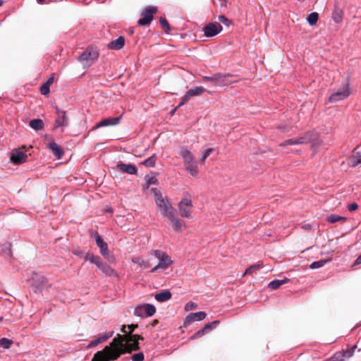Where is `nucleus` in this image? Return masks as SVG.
<instances>
[{"label": "nucleus", "mask_w": 361, "mask_h": 361, "mask_svg": "<svg viewBox=\"0 0 361 361\" xmlns=\"http://www.w3.org/2000/svg\"><path fill=\"white\" fill-rule=\"evenodd\" d=\"M167 219L169 220L172 228L176 232H181L183 227L186 226L183 220L176 216V213Z\"/></svg>", "instance_id": "nucleus-18"}, {"label": "nucleus", "mask_w": 361, "mask_h": 361, "mask_svg": "<svg viewBox=\"0 0 361 361\" xmlns=\"http://www.w3.org/2000/svg\"><path fill=\"white\" fill-rule=\"evenodd\" d=\"M155 202L158 209L166 218L172 216V214L176 213L175 209L166 197L159 196L157 200H155Z\"/></svg>", "instance_id": "nucleus-4"}, {"label": "nucleus", "mask_w": 361, "mask_h": 361, "mask_svg": "<svg viewBox=\"0 0 361 361\" xmlns=\"http://www.w3.org/2000/svg\"><path fill=\"white\" fill-rule=\"evenodd\" d=\"M125 44V38L119 37L115 40L111 41L108 44V48L114 50H119L123 47Z\"/></svg>", "instance_id": "nucleus-23"}, {"label": "nucleus", "mask_w": 361, "mask_h": 361, "mask_svg": "<svg viewBox=\"0 0 361 361\" xmlns=\"http://www.w3.org/2000/svg\"><path fill=\"white\" fill-rule=\"evenodd\" d=\"M360 164H361V146H357L350 157L349 164L352 167H355Z\"/></svg>", "instance_id": "nucleus-20"}, {"label": "nucleus", "mask_w": 361, "mask_h": 361, "mask_svg": "<svg viewBox=\"0 0 361 361\" xmlns=\"http://www.w3.org/2000/svg\"><path fill=\"white\" fill-rule=\"evenodd\" d=\"M191 98L190 95L189 94V93L187 92L186 94L182 97L181 99V102L178 105V107L183 106V104H185L186 102H188V100Z\"/></svg>", "instance_id": "nucleus-48"}, {"label": "nucleus", "mask_w": 361, "mask_h": 361, "mask_svg": "<svg viewBox=\"0 0 361 361\" xmlns=\"http://www.w3.org/2000/svg\"><path fill=\"white\" fill-rule=\"evenodd\" d=\"M179 154L183 159L184 166L195 161L193 154L186 147H182L180 149Z\"/></svg>", "instance_id": "nucleus-21"}, {"label": "nucleus", "mask_w": 361, "mask_h": 361, "mask_svg": "<svg viewBox=\"0 0 361 361\" xmlns=\"http://www.w3.org/2000/svg\"><path fill=\"white\" fill-rule=\"evenodd\" d=\"M160 24L161 25L162 29L166 33H169L171 30L170 25L168 21L164 18H160L159 19Z\"/></svg>", "instance_id": "nucleus-40"}, {"label": "nucleus", "mask_w": 361, "mask_h": 361, "mask_svg": "<svg viewBox=\"0 0 361 361\" xmlns=\"http://www.w3.org/2000/svg\"><path fill=\"white\" fill-rule=\"evenodd\" d=\"M131 359L133 361H143L144 360V354L142 353H138L134 354Z\"/></svg>", "instance_id": "nucleus-46"}, {"label": "nucleus", "mask_w": 361, "mask_h": 361, "mask_svg": "<svg viewBox=\"0 0 361 361\" xmlns=\"http://www.w3.org/2000/svg\"><path fill=\"white\" fill-rule=\"evenodd\" d=\"M57 117L55 121L54 128L66 127L68 126V118L66 112L56 109Z\"/></svg>", "instance_id": "nucleus-15"}, {"label": "nucleus", "mask_w": 361, "mask_h": 361, "mask_svg": "<svg viewBox=\"0 0 361 361\" xmlns=\"http://www.w3.org/2000/svg\"><path fill=\"white\" fill-rule=\"evenodd\" d=\"M262 267V265L259 264H253L249 267L244 274H243V276H245V275H252L254 273H255L257 271L259 270Z\"/></svg>", "instance_id": "nucleus-33"}, {"label": "nucleus", "mask_w": 361, "mask_h": 361, "mask_svg": "<svg viewBox=\"0 0 361 361\" xmlns=\"http://www.w3.org/2000/svg\"><path fill=\"white\" fill-rule=\"evenodd\" d=\"M180 215L183 218H190L192 216V202L189 194H186L178 203Z\"/></svg>", "instance_id": "nucleus-5"}, {"label": "nucleus", "mask_w": 361, "mask_h": 361, "mask_svg": "<svg viewBox=\"0 0 361 361\" xmlns=\"http://www.w3.org/2000/svg\"><path fill=\"white\" fill-rule=\"evenodd\" d=\"M116 169L118 171L128 174L134 175L137 173V167L131 164L120 163L116 165Z\"/></svg>", "instance_id": "nucleus-19"}, {"label": "nucleus", "mask_w": 361, "mask_h": 361, "mask_svg": "<svg viewBox=\"0 0 361 361\" xmlns=\"http://www.w3.org/2000/svg\"><path fill=\"white\" fill-rule=\"evenodd\" d=\"M29 125L32 129L35 130H39L44 128V122L42 119L39 118L31 120Z\"/></svg>", "instance_id": "nucleus-30"}, {"label": "nucleus", "mask_w": 361, "mask_h": 361, "mask_svg": "<svg viewBox=\"0 0 361 361\" xmlns=\"http://www.w3.org/2000/svg\"><path fill=\"white\" fill-rule=\"evenodd\" d=\"M27 155L20 149H15L11 152V161L16 164H20L26 161Z\"/></svg>", "instance_id": "nucleus-14"}, {"label": "nucleus", "mask_w": 361, "mask_h": 361, "mask_svg": "<svg viewBox=\"0 0 361 361\" xmlns=\"http://www.w3.org/2000/svg\"><path fill=\"white\" fill-rule=\"evenodd\" d=\"M120 120L121 116L103 119L96 125L95 128L109 126H116L119 123Z\"/></svg>", "instance_id": "nucleus-22"}, {"label": "nucleus", "mask_w": 361, "mask_h": 361, "mask_svg": "<svg viewBox=\"0 0 361 361\" xmlns=\"http://www.w3.org/2000/svg\"><path fill=\"white\" fill-rule=\"evenodd\" d=\"M350 95V85L346 82L341 88L333 93L329 99L330 102H336L347 99Z\"/></svg>", "instance_id": "nucleus-7"}, {"label": "nucleus", "mask_w": 361, "mask_h": 361, "mask_svg": "<svg viewBox=\"0 0 361 361\" xmlns=\"http://www.w3.org/2000/svg\"><path fill=\"white\" fill-rule=\"evenodd\" d=\"M332 18L336 23H340L342 22L343 18V11L337 5L334 6V11L332 12Z\"/></svg>", "instance_id": "nucleus-24"}, {"label": "nucleus", "mask_w": 361, "mask_h": 361, "mask_svg": "<svg viewBox=\"0 0 361 361\" xmlns=\"http://www.w3.org/2000/svg\"><path fill=\"white\" fill-rule=\"evenodd\" d=\"M113 334H114V331H111V333H109V334H107L106 336H103L98 338L97 339L92 341L90 345V346H96L99 343L106 341L109 338H110L113 335Z\"/></svg>", "instance_id": "nucleus-36"}, {"label": "nucleus", "mask_w": 361, "mask_h": 361, "mask_svg": "<svg viewBox=\"0 0 361 361\" xmlns=\"http://www.w3.org/2000/svg\"><path fill=\"white\" fill-rule=\"evenodd\" d=\"M145 180L147 183V188H149L150 185L157 184V178L156 176L153 174H147L145 177Z\"/></svg>", "instance_id": "nucleus-37"}, {"label": "nucleus", "mask_w": 361, "mask_h": 361, "mask_svg": "<svg viewBox=\"0 0 361 361\" xmlns=\"http://www.w3.org/2000/svg\"><path fill=\"white\" fill-rule=\"evenodd\" d=\"M151 192L154 194V200H157V197H159V196H163L161 192L156 188H151Z\"/></svg>", "instance_id": "nucleus-54"}, {"label": "nucleus", "mask_w": 361, "mask_h": 361, "mask_svg": "<svg viewBox=\"0 0 361 361\" xmlns=\"http://www.w3.org/2000/svg\"><path fill=\"white\" fill-rule=\"evenodd\" d=\"M328 261L329 260H319L314 262L310 265V267L312 269L320 268L323 267Z\"/></svg>", "instance_id": "nucleus-41"}, {"label": "nucleus", "mask_w": 361, "mask_h": 361, "mask_svg": "<svg viewBox=\"0 0 361 361\" xmlns=\"http://www.w3.org/2000/svg\"><path fill=\"white\" fill-rule=\"evenodd\" d=\"M326 220L328 222L334 224L341 221L343 222H345L347 221V218L344 216H341L337 214H330L326 217Z\"/></svg>", "instance_id": "nucleus-32"}, {"label": "nucleus", "mask_w": 361, "mask_h": 361, "mask_svg": "<svg viewBox=\"0 0 361 361\" xmlns=\"http://www.w3.org/2000/svg\"><path fill=\"white\" fill-rule=\"evenodd\" d=\"M98 268L106 276H117L116 271L105 263L102 262Z\"/></svg>", "instance_id": "nucleus-26"}, {"label": "nucleus", "mask_w": 361, "mask_h": 361, "mask_svg": "<svg viewBox=\"0 0 361 361\" xmlns=\"http://www.w3.org/2000/svg\"><path fill=\"white\" fill-rule=\"evenodd\" d=\"M361 264V255L355 261V265Z\"/></svg>", "instance_id": "nucleus-63"}, {"label": "nucleus", "mask_w": 361, "mask_h": 361, "mask_svg": "<svg viewBox=\"0 0 361 361\" xmlns=\"http://www.w3.org/2000/svg\"><path fill=\"white\" fill-rule=\"evenodd\" d=\"M197 305L195 303H194L192 302H189L185 305V311H190V310L197 308Z\"/></svg>", "instance_id": "nucleus-52"}, {"label": "nucleus", "mask_w": 361, "mask_h": 361, "mask_svg": "<svg viewBox=\"0 0 361 361\" xmlns=\"http://www.w3.org/2000/svg\"><path fill=\"white\" fill-rule=\"evenodd\" d=\"M205 91V89L202 87H196L195 88H192L188 91L190 97H195V96H200Z\"/></svg>", "instance_id": "nucleus-34"}, {"label": "nucleus", "mask_w": 361, "mask_h": 361, "mask_svg": "<svg viewBox=\"0 0 361 361\" xmlns=\"http://www.w3.org/2000/svg\"><path fill=\"white\" fill-rule=\"evenodd\" d=\"M96 244L99 247L100 253L102 256H106L109 255V247L106 242L104 241L101 235L97 232L94 233Z\"/></svg>", "instance_id": "nucleus-17"}, {"label": "nucleus", "mask_w": 361, "mask_h": 361, "mask_svg": "<svg viewBox=\"0 0 361 361\" xmlns=\"http://www.w3.org/2000/svg\"><path fill=\"white\" fill-rule=\"evenodd\" d=\"M219 324V321L215 320V321L212 322V323L207 324L204 326V328L202 329L204 330V333L205 334V333L208 332L209 330H211L213 326H215L216 325H217Z\"/></svg>", "instance_id": "nucleus-43"}, {"label": "nucleus", "mask_w": 361, "mask_h": 361, "mask_svg": "<svg viewBox=\"0 0 361 361\" xmlns=\"http://www.w3.org/2000/svg\"><path fill=\"white\" fill-rule=\"evenodd\" d=\"M288 145H298L297 138L288 139V140L284 141L283 142H281L279 145V146L283 147V146H286Z\"/></svg>", "instance_id": "nucleus-45"}, {"label": "nucleus", "mask_w": 361, "mask_h": 361, "mask_svg": "<svg viewBox=\"0 0 361 361\" xmlns=\"http://www.w3.org/2000/svg\"><path fill=\"white\" fill-rule=\"evenodd\" d=\"M155 299L160 302H166L170 300L172 295H154Z\"/></svg>", "instance_id": "nucleus-42"}, {"label": "nucleus", "mask_w": 361, "mask_h": 361, "mask_svg": "<svg viewBox=\"0 0 361 361\" xmlns=\"http://www.w3.org/2000/svg\"><path fill=\"white\" fill-rule=\"evenodd\" d=\"M140 350L139 343L122 342L119 345H114V339L102 350L97 352L92 361H113L118 359L125 353H131Z\"/></svg>", "instance_id": "nucleus-1"}, {"label": "nucleus", "mask_w": 361, "mask_h": 361, "mask_svg": "<svg viewBox=\"0 0 361 361\" xmlns=\"http://www.w3.org/2000/svg\"><path fill=\"white\" fill-rule=\"evenodd\" d=\"M288 281V279H276V280H274L272 281H271L268 286L269 288H271V290H276L278 289L281 286H282L283 284H284L285 283H286Z\"/></svg>", "instance_id": "nucleus-31"}, {"label": "nucleus", "mask_w": 361, "mask_h": 361, "mask_svg": "<svg viewBox=\"0 0 361 361\" xmlns=\"http://www.w3.org/2000/svg\"><path fill=\"white\" fill-rule=\"evenodd\" d=\"M302 228L304 230H310V229H311V225L310 224H305L302 226Z\"/></svg>", "instance_id": "nucleus-64"}, {"label": "nucleus", "mask_w": 361, "mask_h": 361, "mask_svg": "<svg viewBox=\"0 0 361 361\" xmlns=\"http://www.w3.org/2000/svg\"><path fill=\"white\" fill-rule=\"evenodd\" d=\"M235 300L236 301V303L235 305L237 306H240L241 305L242 302H241V300L243 298H244V297L243 296V295H235Z\"/></svg>", "instance_id": "nucleus-59"}, {"label": "nucleus", "mask_w": 361, "mask_h": 361, "mask_svg": "<svg viewBox=\"0 0 361 361\" xmlns=\"http://www.w3.org/2000/svg\"><path fill=\"white\" fill-rule=\"evenodd\" d=\"M297 141L298 145L307 144L310 142H313V145L320 144L317 134L312 132L305 133L302 136L297 138Z\"/></svg>", "instance_id": "nucleus-11"}, {"label": "nucleus", "mask_w": 361, "mask_h": 361, "mask_svg": "<svg viewBox=\"0 0 361 361\" xmlns=\"http://www.w3.org/2000/svg\"><path fill=\"white\" fill-rule=\"evenodd\" d=\"M358 204L357 203H352L348 206V209L350 212H355L357 209Z\"/></svg>", "instance_id": "nucleus-57"}, {"label": "nucleus", "mask_w": 361, "mask_h": 361, "mask_svg": "<svg viewBox=\"0 0 361 361\" xmlns=\"http://www.w3.org/2000/svg\"><path fill=\"white\" fill-rule=\"evenodd\" d=\"M49 86L45 85L44 83L40 87V92L43 95H47L49 93Z\"/></svg>", "instance_id": "nucleus-47"}, {"label": "nucleus", "mask_w": 361, "mask_h": 361, "mask_svg": "<svg viewBox=\"0 0 361 361\" xmlns=\"http://www.w3.org/2000/svg\"><path fill=\"white\" fill-rule=\"evenodd\" d=\"M213 148H208L205 151H204L202 153V156L201 157V161L202 163H204L207 158L213 152Z\"/></svg>", "instance_id": "nucleus-44"}, {"label": "nucleus", "mask_w": 361, "mask_h": 361, "mask_svg": "<svg viewBox=\"0 0 361 361\" xmlns=\"http://www.w3.org/2000/svg\"><path fill=\"white\" fill-rule=\"evenodd\" d=\"M127 325L126 324H123L122 326H121V331L123 333V334H128V331H127L126 329H128V326H126Z\"/></svg>", "instance_id": "nucleus-62"}, {"label": "nucleus", "mask_w": 361, "mask_h": 361, "mask_svg": "<svg viewBox=\"0 0 361 361\" xmlns=\"http://www.w3.org/2000/svg\"><path fill=\"white\" fill-rule=\"evenodd\" d=\"M54 82V76L50 77L47 81L44 83L45 85L50 87V85Z\"/></svg>", "instance_id": "nucleus-61"}, {"label": "nucleus", "mask_w": 361, "mask_h": 361, "mask_svg": "<svg viewBox=\"0 0 361 361\" xmlns=\"http://www.w3.org/2000/svg\"><path fill=\"white\" fill-rule=\"evenodd\" d=\"M229 76V75H224L221 73H216L214 75L204 76L202 78L206 82H211L216 86H224L227 85L226 82V78Z\"/></svg>", "instance_id": "nucleus-13"}, {"label": "nucleus", "mask_w": 361, "mask_h": 361, "mask_svg": "<svg viewBox=\"0 0 361 361\" xmlns=\"http://www.w3.org/2000/svg\"><path fill=\"white\" fill-rule=\"evenodd\" d=\"M126 326H128V329H129L128 334H133V332L135 331V329L138 327V324H128Z\"/></svg>", "instance_id": "nucleus-58"}, {"label": "nucleus", "mask_w": 361, "mask_h": 361, "mask_svg": "<svg viewBox=\"0 0 361 361\" xmlns=\"http://www.w3.org/2000/svg\"><path fill=\"white\" fill-rule=\"evenodd\" d=\"M223 27L219 23H209L203 29L204 34L206 37H214L222 30Z\"/></svg>", "instance_id": "nucleus-12"}, {"label": "nucleus", "mask_w": 361, "mask_h": 361, "mask_svg": "<svg viewBox=\"0 0 361 361\" xmlns=\"http://www.w3.org/2000/svg\"><path fill=\"white\" fill-rule=\"evenodd\" d=\"M353 349L350 348L343 352L342 357H350L353 355Z\"/></svg>", "instance_id": "nucleus-55"}, {"label": "nucleus", "mask_w": 361, "mask_h": 361, "mask_svg": "<svg viewBox=\"0 0 361 361\" xmlns=\"http://www.w3.org/2000/svg\"><path fill=\"white\" fill-rule=\"evenodd\" d=\"M157 161V157L156 154H153L148 159H145L142 162V164L147 167H154L156 164Z\"/></svg>", "instance_id": "nucleus-35"}, {"label": "nucleus", "mask_w": 361, "mask_h": 361, "mask_svg": "<svg viewBox=\"0 0 361 361\" xmlns=\"http://www.w3.org/2000/svg\"><path fill=\"white\" fill-rule=\"evenodd\" d=\"M13 343L12 340H10L6 338H2L0 339V347H2L4 349H8Z\"/></svg>", "instance_id": "nucleus-39"}, {"label": "nucleus", "mask_w": 361, "mask_h": 361, "mask_svg": "<svg viewBox=\"0 0 361 361\" xmlns=\"http://www.w3.org/2000/svg\"><path fill=\"white\" fill-rule=\"evenodd\" d=\"M319 19V15L316 12L311 13L307 18V20L310 25H314Z\"/></svg>", "instance_id": "nucleus-38"}, {"label": "nucleus", "mask_w": 361, "mask_h": 361, "mask_svg": "<svg viewBox=\"0 0 361 361\" xmlns=\"http://www.w3.org/2000/svg\"><path fill=\"white\" fill-rule=\"evenodd\" d=\"M191 98L190 95L189 94V93L187 92L186 94L182 97L181 99V102L178 105V107L183 106V104H185L186 102H188V100Z\"/></svg>", "instance_id": "nucleus-51"}, {"label": "nucleus", "mask_w": 361, "mask_h": 361, "mask_svg": "<svg viewBox=\"0 0 361 361\" xmlns=\"http://www.w3.org/2000/svg\"><path fill=\"white\" fill-rule=\"evenodd\" d=\"M191 98L190 95L189 94V93L187 92L186 94L182 97L181 99V102L178 105V107L183 106V104H185L186 102H188V100Z\"/></svg>", "instance_id": "nucleus-50"}, {"label": "nucleus", "mask_w": 361, "mask_h": 361, "mask_svg": "<svg viewBox=\"0 0 361 361\" xmlns=\"http://www.w3.org/2000/svg\"><path fill=\"white\" fill-rule=\"evenodd\" d=\"M185 169L189 172V173L192 177H197L199 173V169L197 166V163L195 160L191 163L185 164Z\"/></svg>", "instance_id": "nucleus-25"}, {"label": "nucleus", "mask_w": 361, "mask_h": 361, "mask_svg": "<svg viewBox=\"0 0 361 361\" xmlns=\"http://www.w3.org/2000/svg\"><path fill=\"white\" fill-rule=\"evenodd\" d=\"M219 20L222 23H224L226 25H228V18L224 16H219Z\"/></svg>", "instance_id": "nucleus-60"}, {"label": "nucleus", "mask_w": 361, "mask_h": 361, "mask_svg": "<svg viewBox=\"0 0 361 361\" xmlns=\"http://www.w3.org/2000/svg\"><path fill=\"white\" fill-rule=\"evenodd\" d=\"M132 262L137 264L140 268L142 269H147L151 267V264L148 261H145L139 257H133L132 259Z\"/></svg>", "instance_id": "nucleus-28"}, {"label": "nucleus", "mask_w": 361, "mask_h": 361, "mask_svg": "<svg viewBox=\"0 0 361 361\" xmlns=\"http://www.w3.org/2000/svg\"><path fill=\"white\" fill-rule=\"evenodd\" d=\"M99 57L97 51L92 49H87L78 57V60L81 62L84 67H88L92 65Z\"/></svg>", "instance_id": "nucleus-6"}, {"label": "nucleus", "mask_w": 361, "mask_h": 361, "mask_svg": "<svg viewBox=\"0 0 361 361\" xmlns=\"http://www.w3.org/2000/svg\"><path fill=\"white\" fill-rule=\"evenodd\" d=\"M156 312V307L151 304H142L135 307L134 314L140 317H152Z\"/></svg>", "instance_id": "nucleus-8"}, {"label": "nucleus", "mask_w": 361, "mask_h": 361, "mask_svg": "<svg viewBox=\"0 0 361 361\" xmlns=\"http://www.w3.org/2000/svg\"><path fill=\"white\" fill-rule=\"evenodd\" d=\"M110 263H115L116 262V258L115 257L110 253L109 251V255L106 256H104Z\"/></svg>", "instance_id": "nucleus-56"}, {"label": "nucleus", "mask_w": 361, "mask_h": 361, "mask_svg": "<svg viewBox=\"0 0 361 361\" xmlns=\"http://www.w3.org/2000/svg\"><path fill=\"white\" fill-rule=\"evenodd\" d=\"M31 286L33 291L37 292H48L51 290V283L44 278V276L37 273H33L30 279Z\"/></svg>", "instance_id": "nucleus-2"}, {"label": "nucleus", "mask_w": 361, "mask_h": 361, "mask_svg": "<svg viewBox=\"0 0 361 361\" xmlns=\"http://www.w3.org/2000/svg\"><path fill=\"white\" fill-rule=\"evenodd\" d=\"M139 335L133 334H117L114 338V345L121 344L122 342L139 343Z\"/></svg>", "instance_id": "nucleus-10"}, {"label": "nucleus", "mask_w": 361, "mask_h": 361, "mask_svg": "<svg viewBox=\"0 0 361 361\" xmlns=\"http://www.w3.org/2000/svg\"><path fill=\"white\" fill-rule=\"evenodd\" d=\"M206 315V313L202 311L190 313L185 317L183 325L187 326L194 322L202 321L205 319Z\"/></svg>", "instance_id": "nucleus-16"}, {"label": "nucleus", "mask_w": 361, "mask_h": 361, "mask_svg": "<svg viewBox=\"0 0 361 361\" xmlns=\"http://www.w3.org/2000/svg\"><path fill=\"white\" fill-rule=\"evenodd\" d=\"M205 334L204 333V330L202 329H200L199 331H197V332H195L192 336H191V339H196V338H198L201 336H202L203 335H204Z\"/></svg>", "instance_id": "nucleus-53"}, {"label": "nucleus", "mask_w": 361, "mask_h": 361, "mask_svg": "<svg viewBox=\"0 0 361 361\" xmlns=\"http://www.w3.org/2000/svg\"><path fill=\"white\" fill-rule=\"evenodd\" d=\"M49 147L57 159H61L62 157L63 153L61 147L58 144L54 142H51L49 145Z\"/></svg>", "instance_id": "nucleus-27"}, {"label": "nucleus", "mask_w": 361, "mask_h": 361, "mask_svg": "<svg viewBox=\"0 0 361 361\" xmlns=\"http://www.w3.org/2000/svg\"><path fill=\"white\" fill-rule=\"evenodd\" d=\"M85 259L86 261H89L90 262L94 264L98 267L99 264L102 263L100 260V257L97 255H94L92 253H87L85 256Z\"/></svg>", "instance_id": "nucleus-29"}, {"label": "nucleus", "mask_w": 361, "mask_h": 361, "mask_svg": "<svg viewBox=\"0 0 361 361\" xmlns=\"http://www.w3.org/2000/svg\"><path fill=\"white\" fill-rule=\"evenodd\" d=\"M157 11L154 6H148L142 13V17L138 20L139 25L145 26L149 25L153 19V15Z\"/></svg>", "instance_id": "nucleus-9"}, {"label": "nucleus", "mask_w": 361, "mask_h": 361, "mask_svg": "<svg viewBox=\"0 0 361 361\" xmlns=\"http://www.w3.org/2000/svg\"><path fill=\"white\" fill-rule=\"evenodd\" d=\"M191 98L190 95L189 94V93L187 92L186 94L182 97L181 99V102L178 105V107L183 106V104H185L186 102H188V100Z\"/></svg>", "instance_id": "nucleus-49"}, {"label": "nucleus", "mask_w": 361, "mask_h": 361, "mask_svg": "<svg viewBox=\"0 0 361 361\" xmlns=\"http://www.w3.org/2000/svg\"><path fill=\"white\" fill-rule=\"evenodd\" d=\"M151 255H154L159 260L158 264L152 269V272H154L158 269L165 270L173 262L171 257L166 252L161 250H157L152 251Z\"/></svg>", "instance_id": "nucleus-3"}]
</instances>
